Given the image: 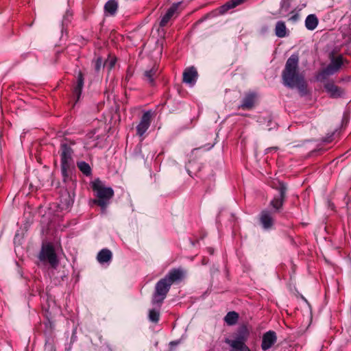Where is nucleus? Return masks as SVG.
I'll use <instances>...</instances> for the list:
<instances>
[{
    "mask_svg": "<svg viewBox=\"0 0 351 351\" xmlns=\"http://www.w3.org/2000/svg\"><path fill=\"white\" fill-rule=\"evenodd\" d=\"M258 99V94L256 92L249 91L245 93L238 108L243 110H252L256 106Z\"/></svg>",
    "mask_w": 351,
    "mask_h": 351,
    "instance_id": "423d86ee",
    "label": "nucleus"
},
{
    "mask_svg": "<svg viewBox=\"0 0 351 351\" xmlns=\"http://www.w3.org/2000/svg\"><path fill=\"white\" fill-rule=\"evenodd\" d=\"M112 254L111 251L107 248H104L100 250L97 256V260L101 264L110 263L112 260Z\"/></svg>",
    "mask_w": 351,
    "mask_h": 351,
    "instance_id": "a211bd4d",
    "label": "nucleus"
},
{
    "mask_svg": "<svg viewBox=\"0 0 351 351\" xmlns=\"http://www.w3.org/2000/svg\"><path fill=\"white\" fill-rule=\"evenodd\" d=\"M45 351H56V348L54 347L53 343L51 340L50 338H48L45 341Z\"/></svg>",
    "mask_w": 351,
    "mask_h": 351,
    "instance_id": "7c9ffc66",
    "label": "nucleus"
},
{
    "mask_svg": "<svg viewBox=\"0 0 351 351\" xmlns=\"http://www.w3.org/2000/svg\"><path fill=\"white\" fill-rule=\"evenodd\" d=\"M234 350L237 351H250V348L245 345V343H234V345L230 346Z\"/></svg>",
    "mask_w": 351,
    "mask_h": 351,
    "instance_id": "c85d7f7f",
    "label": "nucleus"
},
{
    "mask_svg": "<svg viewBox=\"0 0 351 351\" xmlns=\"http://www.w3.org/2000/svg\"><path fill=\"white\" fill-rule=\"evenodd\" d=\"M77 167L85 176H88L91 174V168L87 162L84 161L79 162H77Z\"/></svg>",
    "mask_w": 351,
    "mask_h": 351,
    "instance_id": "bb28decb",
    "label": "nucleus"
},
{
    "mask_svg": "<svg viewBox=\"0 0 351 351\" xmlns=\"http://www.w3.org/2000/svg\"><path fill=\"white\" fill-rule=\"evenodd\" d=\"M230 351H237V350H231Z\"/></svg>",
    "mask_w": 351,
    "mask_h": 351,
    "instance_id": "4c0bfd02",
    "label": "nucleus"
},
{
    "mask_svg": "<svg viewBox=\"0 0 351 351\" xmlns=\"http://www.w3.org/2000/svg\"><path fill=\"white\" fill-rule=\"evenodd\" d=\"M45 316L47 319V322L45 323V333H48L49 335H51L54 326L53 322L51 320V313L47 310Z\"/></svg>",
    "mask_w": 351,
    "mask_h": 351,
    "instance_id": "393cba45",
    "label": "nucleus"
},
{
    "mask_svg": "<svg viewBox=\"0 0 351 351\" xmlns=\"http://www.w3.org/2000/svg\"><path fill=\"white\" fill-rule=\"evenodd\" d=\"M324 88L332 98L340 97L344 94V90L332 82L326 84L324 85Z\"/></svg>",
    "mask_w": 351,
    "mask_h": 351,
    "instance_id": "2eb2a0df",
    "label": "nucleus"
},
{
    "mask_svg": "<svg viewBox=\"0 0 351 351\" xmlns=\"http://www.w3.org/2000/svg\"><path fill=\"white\" fill-rule=\"evenodd\" d=\"M115 63H116V58H114L108 59V60H106L104 62L105 66H108V68L110 70L112 69L114 66Z\"/></svg>",
    "mask_w": 351,
    "mask_h": 351,
    "instance_id": "2f4dec72",
    "label": "nucleus"
},
{
    "mask_svg": "<svg viewBox=\"0 0 351 351\" xmlns=\"http://www.w3.org/2000/svg\"><path fill=\"white\" fill-rule=\"evenodd\" d=\"M105 66V64L102 58L98 57L94 62V69L95 72L98 73L102 67Z\"/></svg>",
    "mask_w": 351,
    "mask_h": 351,
    "instance_id": "cd10ccee",
    "label": "nucleus"
},
{
    "mask_svg": "<svg viewBox=\"0 0 351 351\" xmlns=\"http://www.w3.org/2000/svg\"><path fill=\"white\" fill-rule=\"evenodd\" d=\"M118 9V2L117 0H109L104 5L105 12L109 15L113 16L116 14Z\"/></svg>",
    "mask_w": 351,
    "mask_h": 351,
    "instance_id": "412c9836",
    "label": "nucleus"
},
{
    "mask_svg": "<svg viewBox=\"0 0 351 351\" xmlns=\"http://www.w3.org/2000/svg\"><path fill=\"white\" fill-rule=\"evenodd\" d=\"M343 64V58L341 56H338L331 60V62L322 71V75H331L339 70Z\"/></svg>",
    "mask_w": 351,
    "mask_h": 351,
    "instance_id": "9d476101",
    "label": "nucleus"
},
{
    "mask_svg": "<svg viewBox=\"0 0 351 351\" xmlns=\"http://www.w3.org/2000/svg\"><path fill=\"white\" fill-rule=\"evenodd\" d=\"M179 343V341H171L169 345L171 347H172L173 346H176Z\"/></svg>",
    "mask_w": 351,
    "mask_h": 351,
    "instance_id": "f704fd0d",
    "label": "nucleus"
},
{
    "mask_svg": "<svg viewBox=\"0 0 351 351\" xmlns=\"http://www.w3.org/2000/svg\"><path fill=\"white\" fill-rule=\"evenodd\" d=\"M160 308L158 309L152 308L149 311L148 317L149 321L153 323L157 324L160 319Z\"/></svg>",
    "mask_w": 351,
    "mask_h": 351,
    "instance_id": "a878e982",
    "label": "nucleus"
},
{
    "mask_svg": "<svg viewBox=\"0 0 351 351\" xmlns=\"http://www.w3.org/2000/svg\"><path fill=\"white\" fill-rule=\"evenodd\" d=\"M39 259L41 261H48L53 268H56L59 264V261L55 249L51 243L43 245L39 254Z\"/></svg>",
    "mask_w": 351,
    "mask_h": 351,
    "instance_id": "39448f33",
    "label": "nucleus"
},
{
    "mask_svg": "<svg viewBox=\"0 0 351 351\" xmlns=\"http://www.w3.org/2000/svg\"><path fill=\"white\" fill-rule=\"evenodd\" d=\"M238 319L239 314L235 311H230L225 316L224 321L228 325L232 326L237 322Z\"/></svg>",
    "mask_w": 351,
    "mask_h": 351,
    "instance_id": "b1692460",
    "label": "nucleus"
},
{
    "mask_svg": "<svg viewBox=\"0 0 351 351\" xmlns=\"http://www.w3.org/2000/svg\"><path fill=\"white\" fill-rule=\"evenodd\" d=\"M275 34L278 38H284L287 35V27L284 21H279L276 23Z\"/></svg>",
    "mask_w": 351,
    "mask_h": 351,
    "instance_id": "4be33fe9",
    "label": "nucleus"
},
{
    "mask_svg": "<svg viewBox=\"0 0 351 351\" xmlns=\"http://www.w3.org/2000/svg\"><path fill=\"white\" fill-rule=\"evenodd\" d=\"M287 187H285L283 185L280 189V193L278 196H276L270 202V206L276 210L280 211L282 208L284 202L286 199V193Z\"/></svg>",
    "mask_w": 351,
    "mask_h": 351,
    "instance_id": "9b49d317",
    "label": "nucleus"
},
{
    "mask_svg": "<svg viewBox=\"0 0 351 351\" xmlns=\"http://www.w3.org/2000/svg\"><path fill=\"white\" fill-rule=\"evenodd\" d=\"M250 335V331L246 325H242L240 326L236 333V337L234 340L226 339V343L230 346L234 345V343H245Z\"/></svg>",
    "mask_w": 351,
    "mask_h": 351,
    "instance_id": "0eeeda50",
    "label": "nucleus"
},
{
    "mask_svg": "<svg viewBox=\"0 0 351 351\" xmlns=\"http://www.w3.org/2000/svg\"><path fill=\"white\" fill-rule=\"evenodd\" d=\"M60 151L61 171L65 181L69 176V171L73 165L72 158L73 151L69 145L64 143L60 145Z\"/></svg>",
    "mask_w": 351,
    "mask_h": 351,
    "instance_id": "7ed1b4c3",
    "label": "nucleus"
},
{
    "mask_svg": "<svg viewBox=\"0 0 351 351\" xmlns=\"http://www.w3.org/2000/svg\"><path fill=\"white\" fill-rule=\"evenodd\" d=\"M277 341L276 333L273 330H269L263 335L261 348L265 351L271 348Z\"/></svg>",
    "mask_w": 351,
    "mask_h": 351,
    "instance_id": "f8f14e48",
    "label": "nucleus"
},
{
    "mask_svg": "<svg viewBox=\"0 0 351 351\" xmlns=\"http://www.w3.org/2000/svg\"><path fill=\"white\" fill-rule=\"evenodd\" d=\"M91 186L97 197L94 200V203L102 209H106L110 199L114 196L113 189L111 187H106L99 178L92 182Z\"/></svg>",
    "mask_w": 351,
    "mask_h": 351,
    "instance_id": "f03ea898",
    "label": "nucleus"
},
{
    "mask_svg": "<svg viewBox=\"0 0 351 351\" xmlns=\"http://www.w3.org/2000/svg\"><path fill=\"white\" fill-rule=\"evenodd\" d=\"M198 73L194 66L186 68L183 72V82L193 86L197 80Z\"/></svg>",
    "mask_w": 351,
    "mask_h": 351,
    "instance_id": "4468645a",
    "label": "nucleus"
},
{
    "mask_svg": "<svg viewBox=\"0 0 351 351\" xmlns=\"http://www.w3.org/2000/svg\"><path fill=\"white\" fill-rule=\"evenodd\" d=\"M270 185L273 189L278 191L279 193H280V189L282 186V185H283L285 187H287L286 184L280 180H274L271 182Z\"/></svg>",
    "mask_w": 351,
    "mask_h": 351,
    "instance_id": "c756f323",
    "label": "nucleus"
},
{
    "mask_svg": "<svg viewBox=\"0 0 351 351\" xmlns=\"http://www.w3.org/2000/svg\"><path fill=\"white\" fill-rule=\"evenodd\" d=\"M208 252H209V254H211V255H212V254H213V253H214V250H213V248H212V247H208Z\"/></svg>",
    "mask_w": 351,
    "mask_h": 351,
    "instance_id": "c9c22d12",
    "label": "nucleus"
},
{
    "mask_svg": "<svg viewBox=\"0 0 351 351\" xmlns=\"http://www.w3.org/2000/svg\"><path fill=\"white\" fill-rule=\"evenodd\" d=\"M247 0H230L227 3H226L224 5L220 7L219 8V12L221 14H224L228 10L234 8L237 6L243 3Z\"/></svg>",
    "mask_w": 351,
    "mask_h": 351,
    "instance_id": "aec40b11",
    "label": "nucleus"
},
{
    "mask_svg": "<svg viewBox=\"0 0 351 351\" xmlns=\"http://www.w3.org/2000/svg\"><path fill=\"white\" fill-rule=\"evenodd\" d=\"M152 113L151 111H147L143 113L141 121L136 126V134L142 136L150 126Z\"/></svg>",
    "mask_w": 351,
    "mask_h": 351,
    "instance_id": "1a4fd4ad",
    "label": "nucleus"
},
{
    "mask_svg": "<svg viewBox=\"0 0 351 351\" xmlns=\"http://www.w3.org/2000/svg\"><path fill=\"white\" fill-rule=\"evenodd\" d=\"M182 2L174 3L167 10L166 14L162 17L160 21V26L163 27L167 25L173 14L176 12Z\"/></svg>",
    "mask_w": 351,
    "mask_h": 351,
    "instance_id": "dca6fc26",
    "label": "nucleus"
},
{
    "mask_svg": "<svg viewBox=\"0 0 351 351\" xmlns=\"http://www.w3.org/2000/svg\"><path fill=\"white\" fill-rule=\"evenodd\" d=\"M185 276V271L182 268H173L163 278L171 286L172 284L182 281Z\"/></svg>",
    "mask_w": 351,
    "mask_h": 351,
    "instance_id": "6e6552de",
    "label": "nucleus"
},
{
    "mask_svg": "<svg viewBox=\"0 0 351 351\" xmlns=\"http://www.w3.org/2000/svg\"><path fill=\"white\" fill-rule=\"evenodd\" d=\"M84 75L81 71L78 72L77 77V84L74 86L73 88V95L75 98H76L75 102H77L81 96L82 88L84 86Z\"/></svg>",
    "mask_w": 351,
    "mask_h": 351,
    "instance_id": "f3484780",
    "label": "nucleus"
},
{
    "mask_svg": "<svg viewBox=\"0 0 351 351\" xmlns=\"http://www.w3.org/2000/svg\"><path fill=\"white\" fill-rule=\"evenodd\" d=\"M318 25V19L315 14H309L305 20V26L308 30L315 29Z\"/></svg>",
    "mask_w": 351,
    "mask_h": 351,
    "instance_id": "5701e85b",
    "label": "nucleus"
},
{
    "mask_svg": "<svg viewBox=\"0 0 351 351\" xmlns=\"http://www.w3.org/2000/svg\"><path fill=\"white\" fill-rule=\"evenodd\" d=\"M171 285L164 278L160 279L155 285L154 292L152 298L153 305L160 307L166 298Z\"/></svg>",
    "mask_w": 351,
    "mask_h": 351,
    "instance_id": "20e7f679",
    "label": "nucleus"
},
{
    "mask_svg": "<svg viewBox=\"0 0 351 351\" xmlns=\"http://www.w3.org/2000/svg\"><path fill=\"white\" fill-rule=\"evenodd\" d=\"M195 162H191L190 161L188 164V166H187V171L189 172V174H191L192 173V170H193V166L194 165Z\"/></svg>",
    "mask_w": 351,
    "mask_h": 351,
    "instance_id": "72a5a7b5",
    "label": "nucleus"
},
{
    "mask_svg": "<svg viewBox=\"0 0 351 351\" xmlns=\"http://www.w3.org/2000/svg\"><path fill=\"white\" fill-rule=\"evenodd\" d=\"M299 58L297 54L291 55L287 60L282 72L283 84L289 88H297L300 96L308 94L307 83L304 76L299 71Z\"/></svg>",
    "mask_w": 351,
    "mask_h": 351,
    "instance_id": "f257e3e1",
    "label": "nucleus"
},
{
    "mask_svg": "<svg viewBox=\"0 0 351 351\" xmlns=\"http://www.w3.org/2000/svg\"><path fill=\"white\" fill-rule=\"evenodd\" d=\"M158 69L153 66L149 70H147L143 73V79L147 81L151 86L155 84V79L158 75Z\"/></svg>",
    "mask_w": 351,
    "mask_h": 351,
    "instance_id": "6ab92c4d",
    "label": "nucleus"
},
{
    "mask_svg": "<svg viewBox=\"0 0 351 351\" xmlns=\"http://www.w3.org/2000/svg\"><path fill=\"white\" fill-rule=\"evenodd\" d=\"M260 222L264 229H271L274 224V219L271 211L263 210L260 214Z\"/></svg>",
    "mask_w": 351,
    "mask_h": 351,
    "instance_id": "ddd939ff",
    "label": "nucleus"
},
{
    "mask_svg": "<svg viewBox=\"0 0 351 351\" xmlns=\"http://www.w3.org/2000/svg\"><path fill=\"white\" fill-rule=\"evenodd\" d=\"M300 15L298 13H294L289 19V20L292 22H296L299 20Z\"/></svg>",
    "mask_w": 351,
    "mask_h": 351,
    "instance_id": "473e14b6",
    "label": "nucleus"
},
{
    "mask_svg": "<svg viewBox=\"0 0 351 351\" xmlns=\"http://www.w3.org/2000/svg\"><path fill=\"white\" fill-rule=\"evenodd\" d=\"M270 149H276L277 147H271V148H269Z\"/></svg>",
    "mask_w": 351,
    "mask_h": 351,
    "instance_id": "e433bc0d",
    "label": "nucleus"
}]
</instances>
